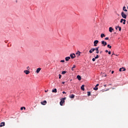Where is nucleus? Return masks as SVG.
<instances>
[{"label":"nucleus","mask_w":128,"mask_h":128,"mask_svg":"<svg viewBox=\"0 0 128 128\" xmlns=\"http://www.w3.org/2000/svg\"><path fill=\"white\" fill-rule=\"evenodd\" d=\"M107 46H108V48H112V46H110V44H108Z\"/></svg>","instance_id":"obj_28"},{"label":"nucleus","mask_w":128,"mask_h":128,"mask_svg":"<svg viewBox=\"0 0 128 128\" xmlns=\"http://www.w3.org/2000/svg\"><path fill=\"white\" fill-rule=\"evenodd\" d=\"M41 104H42V106H46V100H44V102H42Z\"/></svg>","instance_id":"obj_8"},{"label":"nucleus","mask_w":128,"mask_h":128,"mask_svg":"<svg viewBox=\"0 0 128 128\" xmlns=\"http://www.w3.org/2000/svg\"><path fill=\"white\" fill-rule=\"evenodd\" d=\"M102 51L100 52V54H102Z\"/></svg>","instance_id":"obj_48"},{"label":"nucleus","mask_w":128,"mask_h":128,"mask_svg":"<svg viewBox=\"0 0 128 128\" xmlns=\"http://www.w3.org/2000/svg\"><path fill=\"white\" fill-rule=\"evenodd\" d=\"M20 110H24V107H22V108H20Z\"/></svg>","instance_id":"obj_38"},{"label":"nucleus","mask_w":128,"mask_h":128,"mask_svg":"<svg viewBox=\"0 0 128 128\" xmlns=\"http://www.w3.org/2000/svg\"><path fill=\"white\" fill-rule=\"evenodd\" d=\"M42 68H38L37 70H36V73L37 74H38V72H40Z\"/></svg>","instance_id":"obj_11"},{"label":"nucleus","mask_w":128,"mask_h":128,"mask_svg":"<svg viewBox=\"0 0 128 128\" xmlns=\"http://www.w3.org/2000/svg\"><path fill=\"white\" fill-rule=\"evenodd\" d=\"M102 44L103 45V46H106L108 44L106 42H104V40L102 41Z\"/></svg>","instance_id":"obj_3"},{"label":"nucleus","mask_w":128,"mask_h":128,"mask_svg":"<svg viewBox=\"0 0 128 128\" xmlns=\"http://www.w3.org/2000/svg\"><path fill=\"white\" fill-rule=\"evenodd\" d=\"M70 60V56H68L65 58V60H66V62H68V60Z\"/></svg>","instance_id":"obj_10"},{"label":"nucleus","mask_w":128,"mask_h":128,"mask_svg":"<svg viewBox=\"0 0 128 128\" xmlns=\"http://www.w3.org/2000/svg\"><path fill=\"white\" fill-rule=\"evenodd\" d=\"M6 126V123L4 122H2L0 123V128H2V126Z\"/></svg>","instance_id":"obj_6"},{"label":"nucleus","mask_w":128,"mask_h":128,"mask_svg":"<svg viewBox=\"0 0 128 128\" xmlns=\"http://www.w3.org/2000/svg\"><path fill=\"white\" fill-rule=\"evenodd\" d=\"M99 84H96V87L98 86Z\"/></svg>","instance_id":"obj_40"},{"label":"nucleus","mask_w":128,"mask_h":128,"mask_svg":"<svg viewBox=\"0 0 128 128\" xmlns=\"http://www.w3.org/2000/svg\"><path fill=\"white\" fill-rule=\"evenodd\" d=\"M105 40H108V37L106 38H105Z\"/></svg>","instance_id":"obj_36"},{"label":"nucleus","mask_w":128,"mask_h":128,"mask_svg":"<svg viewBox=\"0 0 128 128\" xmlns=\"http://www.w3.org/2000/svg\"><path fill=\"white\" fill-rule=\"evenodd\" d=\"M76 68V65H74L73 68H72V70H74V68Z\"/></svg>","instance_id":"obj_25"},{"label":"nucleus","mask_w":128,"mask_h":128,"mask_svg":"<svg viewBox=\"0 0 128 128\" xmlns=\"http://www.w3.org/2000/svg\"><path fill=\"white\" fill-rule=\"evenodd\" d=\"M62 74H66V71H63V72H62Z\"/></svg>","instance_id":"obj_27"},{"label":"nucleus","mask_w":128,"mask_h":128,"mask_svg":"<svg viewBox=\"0 0 128 128\" xmlns=\"http://www.w3.org/2000/svg\"><path fill=\"white\" fill-rule=\"evenodd\" d=\"M94 90H98V87H96V86H95V87L94 88Z\"/></svg>","instance_id":"obj_21"},{"label":"nucleus","mask_w":128,"mask_h":128,"mask_svg":"<svg viewBox=\"0 0 128 128\" xmlns=\"http://www.w3.org/2000/svg\"><path fill=\"white\" fill-rule=\"evenodd\" d=\"M104 86L106 88V84H104Z\"/></svg>","instance_id":"obj_45"},{"label":"nucleus","mask_w":128,"mask_h":128,"mask_svg":"<svg viewBox=\"0 0 128 128\" xmlns=\"http://www.w3.org/2000/svg\"><path fill=\"white\" fill-rule=\"evenodd\" d=\"M124 22V19H122V18L121 20H120V22Z\"/></svg>","instance_id":"obj_32"},{"label":"nucleus","mask_w":128,"mask_h":128,"mask_svg":"<svg viewBox=\"0 0 128 128\" xmlns=\"http://www.w3.org/2000/svg\"><path fill=\"white\" fill-rule=\"evenodd\" d=\"M23 108H24V110H26V107H23Z\"/></svg>","instance_id":"obj_47"},{"label":"nucleus","mask_w":128,"mask_h":128,"mask_svg":"<svg viewBox=\"0 0 128 128\" xmlns=\"http://www.w3.org/2000/svg\"><path fill=\"white\" fill-rule=\"evenodd\" d=\"M80 88L82 90H84V84L82 85Z\"/></svg>","instance_id":"obj_14"},{"label":"nucleus","mask_w":128,"mask_h":128,"mask_svg":"<svg viewBox=\"0 0 128 128\" xmlns=\"http://www.w3.org/2000/svg\"><path fill=\"white\" fill-rule=\"evenodd\" d=\"M108 54H112V52H110V51H109V52H108Z\"/></svg>","instance_id":"obj_37"},{"label":"nucleus","mask_w":128,"mask_h":128,"mask_svg":"<svg viewBox=\"0 0 128 128\" xmlns=\"http://www.w3.org/2000/svg\"><path fill=\"white\" fill-rule=\"evenodd\" d=\"M57 90H56V88H54V90H52V92H55V93H56V92H57Z\"/></svg>","instance_id":"obj_18"},{"label":"nucleus","mask_w":128,"mask_h":128,"mask_svg":"<svg viewBox=\"0 0 128 128\" xmlns=\"http://www.w3.org/2000/svg\"><path fill=\"white\" fill-rule=\"evenodd\" d=\"M64 100H66V98H62L60 100V106H62V104L64 102Z\"/></svg>","instance_id":"obj_1"},{"label":"nucleus","mask_w":128,"mask_h":128,"mask_svg":"<svg viewBox=\"0 0 128 128\" xmlns=\"http://www.w3.org/2000/svg\"><path fill=\"white\" fill-rule=\"evenodd\" d=\"M102 76H106V74L104 73H102Z\"/></svg>","instance_id":"obj_26"},{"label":"nucleus","mask_w":128,"mask_h":128,"mask_svg":"<svg viewBox=\"0 0 128 128\" xmlns=\"http://www.w3.org/2000/svg\"><path fill=\"white\" fill-rule=\"evenodd\" d=\"M60 62H64V60H61Z\"/></svg>","instance_id":"obj_34"},{"label":"nucleus","mask_w":128,"mask_h":128,"mask_svg":"<svg viewBox=\"0 0 128 128\" xmlns=\"http://www.w3.org/2000/svg\"><path fill=\"white\" fill-rule=\"evenodd\" d=\"M106 52H108V50H106Z\"/></svg>","instance_id":"obj_41"},{"label":"nucleus","mask_w":128,"mask_h":128,"mask_svg":"<svg viewBox=\"0 0 128 128\" xmlns=\"http://www.w3.org/2000/svg\"><path fill=\"white\" fill-rule=\"evenodd\" d=\"M96 58H93L92 59V62H96Z\"/></svg>","instance_id":"obj_30"},{"label":"nucleus","mask_w":128,"mask_h":128,"mask_svg":"<svg viewBox=\"0 0 128 128\" xmlns=\"http://www.w3.org/2000/svg\"><path fill=\"white\" fill-rule=\"evenodd\" d=\"M112 84H109L108 86H110Z\"/></svg>","instance_id":"obj_49"},{"label":"nucleus","mask_w":128,"mask_h":128,"mask_svg":"<svg viewBox=\"0 0 128 128\" xmlns=\"http://www.w3.org/2000/svg\"><path fill=\"white\" fill-rule=\"evenodd\" d=\"M121 16H122V18H126V14H124V12H122Z\"/></svg>","instance_id":"obj_2"},{"label":"nucleus","mask_w":128,"mask_h":128,"mask_svg":"<svg viewBox=\"0 0 128 128\" xmlns=\"http://www.w3.org/2000/svg\"><path fill=\"white\" fill-rule=\"evenodd\" d=\"M59 76V78H62V75H60V74L58 75Z\"/></svg>","instance_id":"obj_33"},{"label":"nucleus","mask_w":128,"mask_h":128,"mask_svg":"<svg viewBox=\"0 0 128 128\" xmlns=\"http://www.w3.org/2000/svg\"><path fill=\"white\" fill-rule=\"evenodd\" d=\"M94 44H98V40H96L94 41Z\"/></svg>","instance_id":"obj_16"},{"label":"nucleus","mask_w":128,"mask_h":128,"mask_svg":"<svg viewBox=\"0 0 128 128\" xmlns=\"http://www.w3.org/2000/svg\"><path fill=\"white\" fill-rule=\"evenodd\" d=\"M70 56L71 58H72V59L74 58H76V54H70Z\"/></svg>","instance_id":"obj_5"},{"label":"nucleus","mask_w":128,"mask_h":128,"mask_svg":"<svg viewBox=\"0 0 128 128\" xmlns=\"http://www.w3.org/2000/svg\"><path fill=\"white\" fill-rule=\"evenodd\" d=\"M123 24H126V19H124L123 20Z\"/></svg>","instance_id":"obj_23"},{"label":"nucleus","mask_w":128,"mask_h":128,"mask_svg":"<svg viewBox=\"0 0 128 128\" xmlns=\"http://www.w3.org/2000/svg\"><path fill=\"white\" fill-rule=\"evenodd\" d=\"M104 36H106L104 34H102L100 35V38H102Z\"/></svg>","instance_id":"obj_22"},{"label":"nucleus","mask_w":128,"mask_h":128,"mask_svg":"<svg viewBox=\"0 0 128 128\" xmlns=\"http://www.w3.org/2000/svg\"><path fill=\"white\" fill-rule=\"evenodd\" d=\"M100 52V51L98 50H97V51H96V54H98Z\"/></svg>","instance_id":"obj_35"},{"label":"nucleus","mask_w":128,"mask_h":128,"mask_svg":"<svg viewBox=\"0 0 128 128\" xmlns=\"http://www.w3.org/2000/svg\"><path fill=\"white\" fill-rule=\"evenodd\" d=\"M70 98H74V94H72L71 96H70Z\"/></svg>","instance_id":"obj_15"},{"label":"nucleus","mask_w":128,"mask_h":128,"mask_svg":"<svg viewBox=\"0 0 128 128\" xmlns=\"http://www.w3.org/2000/svg\"><path fill=\"white\" fill-rule=\"evenodd\" d=\"M98 58V55H96V56L95 57V58L96 60V58Z\"/></svg>","instance_id":"obj_31"},{"label":"nucleus","mask_w":128,"mask_h":128,"mask_svg":"<svg viewBox=\"0 0 128 128\" xmlns=\"http://www.w3.org/2000/svg\"><path fill=\"white\" fill-rule=\"evenodd\" d=\"M48 92V90H45V92Z\"/></svg>","instance_id":"obj_39"},{"label":"nucleus","mask_w":128,"mask_h":128,"mask_svg":"<svg viewBox=\"0 0 128 128\" xmlns=\"http://www.w3.org/2000/svg\"><path fill=\"white\" fill-rule=\"evenodd\" d=\"M64 82H62V84H64Z\"/></svg>","instance_id":"obj_46"},{"label":"nucleus","mask_w":128,"mask_h":128,"mask_svg":"<svg viewBox=\"0 0 128 128\" xmlns=\"http://www.w3.org/2000/svg\"><path fill=\"white\" fill-rule=\"evenodd\" d=\"M76 54H78V56H80V51H78L76 52Z\"/></svg>","instance_id":"obj_19"},{"label":"nucleus","mask_w":128,"mask_h":128,"mask_svg":"<svg viewBox=\"0 0 128 128\" xmlns=\"http://www.w3.org/2000/svg\"><path fill=\"white\" fill-rule=\"evenodd\" d=\"M112 30H114V28H112V27H110L109 28V32H112Z\"/></svg>","instance_id":"obj_13"},{"label":"nucleus","mask_w":128,"mask_h":128,"mask_svg":"<svg viewBox=\"0 0 128 128\" xmlns=\"http://www.w3.org/2000/svg\"><path fill=\"white\" fill-rule=\"evenodd\" d=\"M62 94H66V93L64 91V92H62Z\"/></svg>","instance_id":"obj_42"},{"label":"nucleus","mask_w":128,"mask_h":128,"mask_svg":"<svg viewBox=\"0 0 128 128\" xmlns=\"http://www.w3.org/2000/svg\"><path fill=\"white\" fill-rule=\"evenodd\" d=\"M94 46H96V44H94Z\"/></svg>","instance_id":"obj_43"},{"label":"nucleus","mask_w":128,"mask_h":128,"mask_svg":"<svg viewBox=\"0 0 128 128\" xmlns=\"http://www.w3.org/2000/svg\"><path fill=\"white\" fill-rule=\"evenodd\" d=\"M77 78L78 80H82V77H80V76L79 75H78L77 76Z\"/></svg>","instance_id":"obj_17"},{"label":"nucleus","mask_w":128,"mask_h":128,"mask_svg":"<svg viewBox=\"0 0 128 128\" xmlns=\"http://www.w3.org/2000/svg\"><path fill=\"white\" fill-rule=\"evenodd\" d=\"M98 48H100V47H97V48H94V50L96 51L98 50Z\"/></svg>","instance_id":"obj_24"},{"label":"nucleus","mask_w":128,"mask_h":128,"mask_svg":"<svg viewBox=\"0 0 128 128\" xmlns=\"http://www.w3.org/2000/svg\"><path fill=\"white\" fill-rule=\"evenodd\" d=\"M94 50H94V48H91V49L89 50V52H90V54H92V52H94Z\"/></svg>","instance_id":"obj_7"},{"label":"nucleus","mask_w":128,"mask_h":128,"mask_svg":"<svg viewBox=\"0 0 128 128\" xmlns=\"http://www.w3.org/2000/svg\"><path fill=\"white\" fill-rule=\"evenodd\" d=\"M30 68L29 66H28V68Z\"/></svg>","instance_id":"obj_50"},{"label":"nucleus","mask_w":128,"mask_h":128,"mask_svg":"<svg viewBox=\"0 0 128 128\" xmlns=\"http://www.w3.org/2000/svg\"><path fill=\"white\" fill-rule=\"evenodd\" d=\"M24 72L26 74H30V70H24Z\"/></svg>","instance_id":"obj_12"},{"label":"nucleus","mask_w":128,"mask_h":128,"mask_svg":"<svg viewBox=\"0 0 128 128\" xmlns=\"http://www.w3.org/2000/svg\"><path fill=\"white\" fill-rule=\"evenodd\" d=\"M118 28L119 30V32H120V30H122V28L120 26H116V30H118Z\"/></svg>","instance_id":"obj_9"},{"label":"nucleus","mask_w":128,"mask_h":128,"mask_svg":"<svg viewBox=\"0 0 128 128\" xmlns=\"http://www.w3.org/2000/svg\"><path fill=\"white\" fill-rule=\"evenodd\" d=\"M114 71H112V74H114Z\"/></svg>","instance_id":"obj_44"},{"label":"nucleus","mask_w":128,"mask_h":128,"mask_svg":"<svg viewBox=\"0 0 128 128\" xmlns=\"http://www.w3.org/2000/svg\"><path fill=\"white\" fill-rule=\"evenodd\" d=\"M87 94H88V96H90V92H88Z\"/></svg>","instance_id":"obj_29"},{"label":"nucleus","mask_w":128,"mask_h":128,"mask_svg":"<svg viewBox=\"0 0 128 128\" xmlns=\"http://www.w3.org/2000/svg\"><path fill=\"white\" fill-rule=\"evenodd\" d=\"M123 10H124V12H128V10L126 9V6L123 7Z\"/></svg>","instance_id":"obj_20"},{"label":"nucleus","mask_w":128,"mask_h":128,"mask_svg":"<svg viewBox=\"0 0 128 128\" xmlns=\"http://www.w3.org/2000/svg\"><path fill=\"white\" fill-rule=\"evenodd\" d=\"M126 69L124 68H122L119 69L120 72H126Z\"/></svg>","instance_id":"obj_4"}]
</instances>
